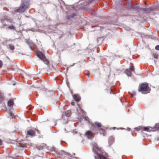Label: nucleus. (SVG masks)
<instances>
[{"instance_id":"1","label":"nucleus","mask_w":159,"mask_h":159,"mask_svg":"<svg viewBox=\"0 0 159 159\" xmlns=\"http://www.w3.org/2000/svg\"><path fill=\"white\" fill-rule=\"evenodd\" d=\"M151 90L148 84L143 83L139 87L138 91L142 92L143 94H147L149 93Z\"/></svg>"},{"instance_id":"2","label":"nucleus","mask_w":159,"mask_h":159,"mask_svg":"<svg viewBox=\"0 0 159 159\" xmlns=\"http://www.w3.org/2000/svg\"><path fill=\"white\" fill-rule=\"evenodd\" d=\"M29 3L28 2L24 1L22 2L20 7L15 10V11L16 12H24L26 10L29 8Z\"/></svg>"},{"instance_id":"3","label":"nucleus","mask_w":159,"mask_h":159,"mask_svg":"<svg viewBox=\"0 0 159 159\" xmlns=\"http://www.w3.org/2000/svg\"><path fill=\"white\" fill-rule=\"evenodd\" d=\"M37 55L38 57L43 61L48 62V60L46 59L45 56L42 52H37Z\"/></svg>"},{"instance_id":"4","label":"nucleus","mask_w":159,"mask_h":159,"mask_svg":"<svg viewBox=\"0 0 159 159\" xmlns=\"http://www.w3.org/2000/svg\"><path fill=\"white\" fill-rule=\"evenodd\" d=\"M133 72H134V68L133 66L129 69H126L125 72V73L129 76H130Z\"/></svg>"},{"instance_id":"5","label":"nucleus","mask_w":159,"mask_h":159,"mask_svg":"<svg viewBox=\"0 0 159 159\" xmlns=\"http://www.w3.org/2000/svg\"><path fill=\"white\" fill-rule=\"evenodd\" d=\"M96 156H94L95 159H107V158L103 156L102 153H100L98 152H96Z\"/></svg>"},{"instance_id":"6","label":"nucleus","mask_w":159,"mask_h":159,"mask_svg":"<svg viewBox=\"0 0 159 159\" xmlns=\"http://www.w3.org/2000/svg\"><path fill=\"white\" fill-rule=\"evenodd\" d=\"M85 135L86 136L88 139H92L93 137L91 132L90 131H87L86 132Z\"/></svg>"},{"instance_id":"7","label":"nucleus","mask_w":159,"mask_h":159,"mask_svg":"<svg viewBox=\"0 0 159 159\" xmlns=\"http://www.w3.org/2000/svg\"><path fill=\"white\" fill-rule=\"evenodd\" d=\"M25 43L29 45L30 49H32V47L34 45V43L32 41H29L26 39H25Z\"/></svg>"},{"instance_id":"8","label":"nucleus","mask_w":159,"mask_h":159,"mask_svg":"<svg viewBox=\"0 0 159 159\" xmlns=\"http://www.w3.org/2000/svg\"><path fill=\"white\" fill-rule=\"evenodd\" d=\"M56 153L57 154L59 155L65 154L66 155H68L69 157H72V156L70 154L66 153L63 151H61L60 152H57H57H56Z\"/></svg>"},{"instance_id":"9","label":"nucleus","mask_w":159,"mask_h":159,"mask_svg":"<svg viewBox=\"0 0 159 159\" xmlns=\"http://www.w3.org/2000/svg\"><path fill=\"white\" fill-rule=\"evenodd\" d=\"M71 114V111L70 110H67L66 111H65L64 114H63V116H62V118H63L64 116V115L65 116L67 117H70Z\"/></svg>"},{"instance_id":"10","label":"nucleus","mask_w":159,"mask_h":159,"mask_svg":"<svg viewBox=\"0 0 159 159\" xmlns=\"http://www.w3.org/2000/svg\"><path fill=\"white\" fill-rule=\"evenodd\" d=\"M27 134L31 136H34L35 135V132L33 130L31 129L27 131Z\"/></svg>"},{"instance_id":"11","label":"nucleus","mask_w":159,"mask_h":159,"mask_svg":"<svg viewBox=\"0 0 159 159\" xmlns=\"http://www.w3.org/2000/svg\"><path fill=\"white\" fill-rule=\"evenodd\" d=\"M3 27L5 29L8 28L11 30H15V27L13 25L9 26L7 25H3Z\"/></svg>"},{"instance_id":"12","label":"nucleus","mask_w":159,"mask_h":159,"mask_svg":"<svg viewBox=\"0 0 159 159\" xmlns=\"http://www.w3.org/2000/svg\"><path fill=\"white\" fill-rule=\"evenodd\" d=\"M77 14L75 13H73L70 15H67L66 16V18L68 20H70L71 19L73 18L75 16H76Z\"/></svg>"},{"instance_id":"13","label":"nucleus","mask_w":159,"mask_h":159,"mask_svg":"<svg viewBox=\"0 0 159 159\" xmlns=\"http://www.w3.org/2000/svg\"><path fill=\"white\" fill-rule=\"evenodd\" d=\"M73 98L76 102H78L80 101V98L78 95H75L73 96Z\"/></svg>"},{"instance_id":"14","label":"nucleus","mask_w":159,"mask_h":159,"mask_svg":"<svg viewBox=\"0 0 159 159\" xmlns=\"http://www.w3.org/2000/svg\"><path fill=\"white\" fill-rule=\"evenodd\" d=\"M7 47L8 48L10 49L12 51H13L15 49V46L12 44H9Z\"/></svg>"},{"instance_id":"15","label":"nucleus","mask_w":159,"mask_h":159,"mask_svg":"<svg viewBox=\"0 0 159 159\" xmlns=\"http://www.w3.org/2000/svg\"><path fill=\"white\" fill-rule=\"evenodd\" d=\"M109 143L111 145L114 142L115 139L113 137H110L109 138Z\"/></svg>"},{"instance_id":"16","label":"nucleus","mask_w":159,"mask_h":159,"mask_svg":"<svg viewBox=\"0 0 159 159\" xmlns=\"http://www.w3.org/2000/svg\"><path fill=\"white\" fill-rule=\"evenodd\" d=\"M99 131L101 134H102L103 135H104L105 131L104 129L102 128H100L98 129Z\"/></svg>"},{"instance_id":"17","label":"nucleus","mask_w":159,"mask_h":159,"mask_svg":"<svg viewBox=\"0 0 159 159\" xmlns=\"http://www.w3.org/2000/svg\"><path fill=\"white\" fill-rule=\"evenodd\" d=\"M13 101H11V100H10L9 101H8V105L9 106H12V105H13Z\"/></svg>"},{"instance_id":"18","label":"nucleus","mask_w":159,"mask_h":159,"mask_svg":"<svg viewBox=\"0 0 159 159\" xmlns=\"http://www.w3.org/2000/svg\"><path fill=\"white\" fill-rule=\"evenodd\" d=\"M95 124L98 127H101L102 126L101 124L99 122H95Z\"/></svg>"},{"instance_id":"19","label":"nucleus","mask_w":159,"mask_h":159,"mask_svg":"<svg viewBox=\"0 0 159 159\" xmlns=\"http://www.w3.org/2000/svg\"><path fill=\"white\" fill-rule=\"evenodd\" d=\"M37 149L39 150H42L43 149V147L41 145H39L36 147Z\"/></svg>"},{"instance_id":"20","label":"nucleus","mask_w":159,"mask_h":159,"mask_svg":"<svg viewBox=\"0 0 159 159\" xmlns=\"http://www.w3.org/2000/svg\"><path fill=\"white\" fill-rule=\"evenodd\" d=\"M129 93L132 96H134L136 95V93L134 91H132L131 92H129Z\"/></svg>"},{"instance_id":"21","label":"nucleus","mask_w":159,"mask_h":159,"mask_svg":"<svg viewBox=\"0 0 159 159\" xmlns=\"http://www.w3.org/2000/svg\"><path fill=\"white\" fill-rule=\"evenodd\" d=\"M144 130L147 132H149L150 131V129L148 127H144L143 128Z\"/></svg>"},{"instance_id":"22","label":"nucleus","mask_w":159,"mask_h":159,"mask_svg":"<svg viewBox=\"0 0 159 159\" xmlns=\"http://www.w3.org/2000/svg\"><path fill=\"white\" fill-rule=\"evenodd\" d=\"M83 119L85 121L89 122V118L87 117L83 116Z\"/></svg>"},{"instance_id":"23","label":"nucleus","mask_w":159,"mask_h":159,"mask_svg":"<svg viewBox=\"0 0 159 159\" xmlns=\"http://www.w3.org/2000/svg\"><path fill=\"white\" fill-rule=\"evenodd\" d=\"M85 2H86V4H85V5H87L89 3H91V1L90 0H85Z\"/></svg>"},{"instance_id":"24","label":"nucleus","mask_w":159,"mask_h":159,"mask_svg":"<svg viewBox=\"0 0 159 159\" xmlns=\"http://www.w3.org/2000/svg\"><path fill=\"white\" fill-rule=\"evenodd\" d=\"M139 9L140 10H143L145 11H147V9L144 8H142V7L139 8Z\"/></svg>"},{"instance_id":"25","label":"nucleus","mask_w":159,"mask_h":159,"mask_svg":"<svg viewBox=\"0 0 159 159\" xmlns=\"http://www.w3.org/2000/svg\"><path fill=\"white\" fill-rule=\"evenodd\" d=\"M155 49L156 50H159V45H157L155 48Z\"/></svg>"},{"instance_id":"26","label":"nucleus","mask_w":159,"mask_h":159,"mask_svg":"<svg viewBox=\"0 0 159 159\" xmlns=\"http://www.w3.org/2000/svg\"><path fill=\"white\" fill-rule=\"evenodd\" d=\"M2 61L0 60V67H1L2 66Z\"/></svg>"},{"instance_id":"27","label":"nucleus","mask_w":159,"mask_h":159,"mask_svg":"<svg viewBox=\"0 0 159 159\" xmlns=\"http://www.w3.org/2000/svg\"><path fill=\"white\" fill-rule=\"evenodd\" d=\"M10 115L12 117H13V114H12V113L11 112L10 113Z\"/></svg>"},{"instance_id":"28","label":"nucleus","mask_w":159,"mask_h":159,"mask_svg":"<svg viewBox=\"0 0 159 159\" xmlns=\"http://www.w3.org/2000/svg\"><path fill=\"white\" fill-rule=\"evenodd\" d=\"M130 7L131 8L133 9L134 10H135V8L132 7L131 5H130Z\"/></svg>"},{"instance_id":"29","label":"nucleus","mask_w":159,"mask_h":159,"mask_svg":"<svg viewBox=\"0 0 159 159\" xmlns=\"http://www.w3.org/2000/svg\"><path fill=\"white\" fill-rule=\"evenodd\" d=\"M71 105H73V106H74V105H75V102H72L71 103Z\"/></svg>"},{"instance_id":"30","label":"nucleus","mask_w":159,"mask_h":159,"mask_svg":"<svg viewBox=\"0 0 159 159\" xmlns=\"http://www.w3.org/2000/svg\"><path fill=\"white\" fill-rule=\"evenodd\" d=\"M2 144V141L1 140H0V146Z\"/></svg>"},{"instance_id":"31","label":"nucleus","mask_w":159,"mask_h":159,"mask_svg":"<svg viewBox=\"0 0 159 159\" xmlns=\"http://www.w3.org/2000/svg\"><path fill=\"white\" fill-rule=\"evenodd\" d=\"M92 10V8H89V10H87V11H91V10Z\"/></svg>"},{"instance_id":"32","label":"nucleus","mask_w":159,"mask_h":159,"mask_svg":"<svg viewBox=\"0 0 159 159\" xmlns=\"http://www.w3.org/2000/svg\"><path fill=\"white\" fill-rule=\"evenodd\" d=\"M90 74V73H89V74H87V75L88 77H89Z\"/></svg>"},{"instance_id":"33","label":"nucleus","mask_w":159,"mask_h":159,"mask_svg":"<svg viewBox=\"0 0 159 159\" xmlns=\"http://www.w3.org/2000/svg\"><path fill=\"white\" fill-rule=\"evenodd\" d=\"M157 130L159 132V127H157Z\"/></svg>"},{"instance_id":"34","label":"nucleus","mask_w":159,"mask_h":159,"mask_svg":"<svg viewBox=\"0 0 159 159\" xmlns=\"http://www.w3.org/2000/svg\"><path fill=\"white\" fill-rule=\"evenodd\" d=\"M15 84H16V83H14L13 84V86H14L15 85Z\"/></svg>"},{"instance_id":"35","label":"nucleus","mask_w":159,"mask_h":159,"mask_svg":"<svg viewBox=\"0 0 159 159\" xmlns=\"http://www.w3.org/2000/svg\"><path fill=\"white\" fill-rule=\"evenodd\" d=\"M151 8H150L149 10H150V11H151Z\"/></svg>"},{"instance_id":"36","label":"nucleus","mask_w":159,"mask_h":159,"mask_svg":"<svg viewBox=\"0 0 159 159\" xmlns=\"http://www.w3.org/2000/svg\"><path fill=\"white\" fill-rule=\"evenodd\" d=\"M37 130L38 132H39V130Z\"/></svg>"}]
</instances>
